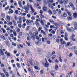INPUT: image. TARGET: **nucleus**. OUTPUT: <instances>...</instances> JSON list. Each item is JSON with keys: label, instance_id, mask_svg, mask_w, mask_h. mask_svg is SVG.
Returning a JSON list of instances; mask_svg holds the SVG:
<instances>
[{"label": "nucleus", "instance_id": "53", "mask_svg": "<svg viewBox=\"0 0 77 77\" xmlns=\"http://www.w3.org/2000/svg\"><path fill=\"white\" fill-rule=\"evenodd\" d=\"M41 74H43L44 73V71L43 70H41L40 72Z\"/></svg>", "mask_w": 77, "mask_h": 77}, {"label": "nucleus", "instance_id": "20", "mask_svg": "<svg viewBox=\"0 0 77 77\" xmlns=\"http://www.w3.org/2000/svg\"><path fill=\"white\" fill-rule=\"evenodd\" d=\"M13 34L14 35V36H17V32H16V31L15 30H14L13 32Z\"/></svg>", "mask_w": 77, "mask_h": 77}, {"label": "nucleus", "instance_id": "59", "mask_svg": "<svg viewBox=\"0 0 77 77\" xmlns=\"http://www.w3.org/2000/svg\"><path fill=\"white\" fill-rule=\"evenodd\" d=\"M62 13V11H61V10H60V9H59L58 11V14H60Z\"/></svg>", "mask_w": 77, "mask_h": 77}, {"label": "nucleus", "instance_id": "39", "mask_svg": "<svg viewBox=\"0 0 77 77\" xmlns=\"http://www.w3.org/2000/svg\"><path fill=\"white\" fill-rule=\"evenodd\" d=\"M5 74L6 77H8L9 76V73H8V72H7Z\"/></svg>", "mask_w": 77, "mask_h": 77}, {"label": "nucleus", "instance_id": "55", "mask_svg": "<svg viewBox=\"0 0 77 77\" xmlns=\"http://www.w3.org/2000/svg\"><path fill=\"white\" fill-rule=\"evenodd\" d=\"M50 29H52V28H54V25H51L50 26Z\"/></svg>", "mask_w": 77, "mask_h": 77}, {"label": "nucleus", "instance_id": "29", "mask_svg": "<svg viewBox=\"0 0 77 77\" xmlns=\"http://www.w3.org/2000/svg\"><path fill=\"white\" fill-rule=\"evenodd\" d=\"M67 13L69 16H71V15H72L71 13L69 11H67Z\"/></svg>", "mask_w": 77, "mask_h": 77}, {"label": "nucleus", "instance_id": "23", "mask_svg": "<svg viewBox=\"0 0 77 77\" xmlns=\"http://www.w3.org/2000/svg\"><path fill=\"white\" fill-rule=\"evenodd\" d=\"M73 16L74 18H76L77 17V14L76 13H75L73 14Z\"/></svg>", "mask_w": 77, "mask_h": 77}, {"label": "nucleus", "instance_id": "57", "mask_svg": "<svg viewBox=\"0 0 77 77\" xmlns=\"http://www.w3.org/2000/svg\"><path fill=\"white\" fill-rule=\"evenodd\" d=\"M53 14H56V13H57V12H56V11L55 10H53Z\"/></svg>", "mask_w": 77, "mask_h": 77}, {"label": "nucleus", "instance_id": "21", "mask_svg": "<svg viewBox=\"0 0 77 77\" xmlns=\"http://www.w3.org/2000/svg\"><path fill=\"white\" fill-rule=\"evenodd\" d=\"M41 33H43L44 35L45 36L46 35V33H45V32H44V30H41Z\"/></svg>", "mask_w": 77, "mask_h": 77}, {"label": "nucleus", "instance_id": "45", "mask_svg": "<svg viewBox=\"0 0 77 77\" xmlns=\"http://www.w3.org/2000/svg\"><path fill=\"white\" fill-rule=\"evenodd\" d=\"M6 30H7V31H9L11 30V28L9 27H8L6 29Z\"/></svg>", "mask_w": 77, "mask_h": 77}, {"label": "nucleus", "instance_id": "40", "mask_svg": "<svg viewBox=\"0 0 77 77\" xmlns=\"http://www.w3.org/2000/svg\"><path fill=\"white\" fill-rule=\"evenodd\" d=\"M17 24H19L20 23V24H21L22 23V21H17Z\"/></svg>", "mask_w": 77, "mask_h": 77}, {"label": "nucleus", "instance_id": "24", "mask_svg": "<svg viewBox=\"0 0 77 77\" xmlns=\"http://www.w3.org/2000/svg\"><path fill=\"white\" fill-rule=\"evenodd\" d=\"M1 38H2V39H3L4 40H6V38H5V36L2 35L1 36Z\"/></svg>", "mask_w": 77, "mask_h": 77}, {"label": "nucleus", "instance_id": "63", "mask_svg": "<svg viewBox=\"0 0 77 77\" xmlns=\"http://www.w3.org/2000/svg\"><path fill=\"white\" fill-rule=\"evenodd\" d=\"M29 34L30 35H32V31H29Z\"/></svg>", "mask_w": 77, "mask_h": 77}, {"label": "nucleus", "instance_id": "22", "mask_svg": "<svg viewBox=\"0 0 77 77\" xmlns=\"http://www.w3.org/2000/svg\"><path fill=\"white\" fill-rule=\"evenodd\" d=\"M0 75L2 77H4L5 76V75L4 73L2 72L0 73Z\"/></svg>", "mask_w": 77, "mask_h": 77}, {"label": "nucleus", "instance_id": "56", "mask_svg": "<svg viewBox=\"0 0 77 77\" xmlns=\"http://www.w3.org/2000/svg\"><path fill=\"white\" fill-rule=\"evenodd\" d=\"M3 71L5 74L7 72H7L6 70L5 69H3Z\"/></svg>", "mask_w": 77, "mask_h": 77}, {"label": "nucleus", "instance_id": "10", "mask_svg": "<svg viewBox=\"0 0 77 77\" xmlns=\"http://www.w3.org/2000/svg\"><path fill=\"white\" fill-rule=\"evenodd\" d=\"M24 9L25 10H26V11H28V10H29V7H27V6L25 5L24 6Z\"/></svg>", "mask_w": 77, "mask_h": 77}, {"label": "nucleus", "instance_id": "48", "mask_svg": "<svg viewBox=\"0 0 77 77\" xmlns=\"http://www.w3.org/2000/svg\"><path fill=\"white\" fill-rule=\"evenodd\" d=\"M26 43L28 46H29V47H30V44L29 43L27 42H26Z\"/></svg>", "mask_w": 77, "mask_h": 77}, {"label": "nucleus", "instance_id": "2", "mask_svg": "<svg viewBox=\"0 0 77 77\" xmlns=\"http://www.w3.org/2000/svg\"><path fill=\"white\" fill-rule=\"evenodd\" d=\"M61 18H66L67 17V14L65 12L63 13L61 15Z\"/></svg>", "mask_w": 77, "mask_h": 77}, {"label": "nucleus", "instance_id": "52", "mask_svg": "<svg viewBox=\"0 0 77 77\" xmlns=\"http://www.w3.org/2000/svg\"><path fill=\"white\" fill-rule=\"evenodd\" d=\"M72 48L73 50H76L77 49V47L76 46H74Z\"/></svg>", "mask_w": 77, "mask_h": 77}, {"label": "nucleus", "instance_id": "26", "mask_svg": "<svg viewBox=\"0 0 77 77\" xmlns=\"http://www.w3.org/2000/svg\"><path fill=\"white\" fill-rule=\"evenodd\" d=\"M26 26V23H24L22 24V27L23 29L25 28V26Z\"/></svg>", "mask_w": 77, "mask_h": 77}, {"label": "nucleus", "instance_id": "25", "mask_svg": "<svg viewBox=\"0 0 77 77\" xmlns=\"http://www.w3.org/2000/svg\"><path fill=\"white\" fill-rule=\"evenodd\" d=\"M54 24L56 27H59V26H60V25H59V24L57 23H54Z\"/></svg>", "mask_w": 77, "mask_h": 77}, {"label": "nucleus", "instance_id": "5", "mask_svg": "<svg viewBox=\"0 0 77 77\" xmlns=\"http://www.w3.org/2000/svg\"><path fill=\"white\" fill-rule=\"evenodd\" d=\"M30 8L31 10L32 11V12L33 13L35 11H34V9H33V7H32V5L30 4Z\"/></svg>", "mask_w": 77, "mask_h": 77}, {"label": "nucleus", "instance_id": "41", "mask_svg": "<svg viewBox=\"0 0 77 77\" xmlns=\"http://www.w3.org/2000/svg\"><path fill=\"white\" fill-rule=\"evenodd\" d=\"M48 13L49 14V15H51V14H52V12L50 10H48Z\"/></svg>", "mask_w": 77, "mask_h": 77}, {"label": "nucleus", "instance_id": "49", "mask_svg": "<svg viewBox=\"0 0 77 77\" xmlns=\"http://www.w3.org/2000/svg\"><path fill=\"white\" fill-rule=\"evenodd\" d=\"M40 16L41 18H44V16L42 14H40Z\"/></svg>", "mask_w": 77, "mask_h": 77}, {"label": "nucleus", "instance_id": "7", "mask_svg": "<svg viewBox=\"0 0 77 77\" xmlns=\"http://www.w3.org/2000/svg\"><path fill=\"white\" fill-rule=\"evenodd\" d=\"M60 42H61V43H62V44H63V45H65V44H66V42H65V41H63V39H60Z\"/></svg>", "mask_w": 77, "mask_h": 77}, {"label": "nucleus", "instance_id": "64", "mask_svg": "<svg viewBox=\"0 0 77 77\" xmlns=\"http://www.w3.org/2000/svg\"><path fill=\"white\" fill-rule=\"evenodd\" d=\"M9 8V6H8V7H6L5 8V10H8Z\"/></svg>", "mask_w": 77, "mask_h": 77}, {"label": "nucleus", "instance_id": "61", "mask_svg": "<svg viewBox=\"0 0 77 77\" xmlns=\"http://www.w3.org/2000/svg\"><path fill=\"white\" fill-rule=\"evenodd\" d=\"M68 36V34H67V33L66 32H65V37H67V36Z\"/></svg>", "mask_w": 77, "mask_h": 77}, {"label": "nucleus", "instance_id": "15", "mask_svg": "<svg viewBox=\"0 0 77 77\" xmlns=\"http://www.w3.org/2000/svg\"><path fill=\"white\" fill-rule=\"evenodd\" d=\"M26 23H27L28 25H29V24H30V20L27 19Z\"/></svg>", "mask_w": 77, "mask_h": 77}, {"label": "nucleus", "instance_id": "43", "mask_svg": "<svg viewBox=\"0 0 77 77\" xmlns=\"http://www.w3.org/2000/svg\"><path fill=\"white\" fill-rule=\"evenodd\" d=\"M27 17L28 18H30L31 17V15L29 14H28L27 15Z\"/></svg>", "mask_w": 77, "mask_h": 77}, {"label": "nucleus", "instance_id": "46", "mask_svg": "<svg viewBox=\"0 0 77 77\" xmlns=\"http://www.w3.org/2000/svg\"><path fill=\"white\" fill-rule=\"evenodd\" d=\"M59 59L60 62H62V57L60 56L59 57Z\"/></svg>", "mask_w": 77, "mask_h": 77}, {"label": "nucleus", "instance_id": "12", "mask_svg": "<svg viewBox=\"0 0 77 77\" xmlns=\"http://www.w3.org/2000/svg\"><path fill=\"white\" fill-rule=\"evenodd\" d=\"M18 4L20 8H23V5H21V1H19L18 2Z\"/></svg>", "mask_w": 77, "mask_h": 77}, {"label": "nucleus", "instance_id": "9", "mask_svg": "<svg viewBox=\"0 0 77 77\" xmlns=\"http://www.w3.org/2000/svg\"><path fill=\"white\" fill-rule=\"evenodd\" d=\"M74 25L75 26V28H74L75 30H77V23H74Z\"/></svg>", "mask_w": 77, "mask_h": 77}, {"label": "nucleus", "instance_id": "4", "mask_svg": "<svg viewBox=\"0 0 77 77\" xmlns=\"http://www.w3.org/2000/svg\"><path fill=\"white\" fill-rule=\"evenodd\" d=\"M48 9V8L47 7V6L45 5L43 7V10L44 11H47Z\"/></svg>", "mask_w": 77, "mask_h": 77}, {"label": "nucleus", "instance_id": "37", "mask_svg": "<svg viewBox=\"0 0 77 77\" xmlns=\"http://www.w3.org/2000/svg\"><path fill=\"white\" fill-rule=\"evenodd\" d=\"M1 30L3 31V33H6V30H5V29H3V28H1Z\"/></svg>", "mask_w": 77, "mask_h": 77}, {"label": "nucleus", "instance_id": "58", "mask_svg": "<svg viewBox=\"0 0 77 77\" xmlns=\"http://www.w3.org/2000/svg\"><path fill=\"white\" fill-rule=\"evenodd\" d=\"M18 26L19 27V28H21L22 26H21V24H19L18 25Z\"/></svg>", "mask_w": 77, "mask_h": 77}, {"label": "nucleus", "instance_id": "27", "mask_svg": "<svg viewBox=\"0 0 77 77\" xmlns=\"http://www.w3.org/2000/svg\"><path fill=\"white\" fill-rule=\"evenodd\" d=\"M14 13V11L11 10L10 11H9L8 12V14H13Z\"/></svg>", "mask_w": 77, "mask_h": 77}, {"label": "nucleus", "instance_id": "8", "mask_svg": "<svg viewBox=\"0 0 77 77\" xmlns=\"http://www.w3.org/2000/svg\"><path fill=\"white\" fill-rule=\"evenodd\" d=\"M16 30L17 32L19 33L20 32V29L18 27H16Z\"/></svg>", "mask_w": 77, "mask_h": 77}, {"label": "nucleus", "instance_id": "19", "mask_svg": "<svg viewBox=\"0 0 77 77\" xmlns=\"http://www.w3.org/2000/svg\"><path fill=\"white\" fill-rule=\"evenodd\" d=\"M69 5L71 8H73L74 6V4H73L72 2H70L69 3Z\"/></svg>", "mask_w": 77, "mask_h": 77}, {"label": "nucleus", "instance_id": "62", "mask_svg": "<svg viewBox=\"0 0 77 77\" xmlns=\"http://www.w3.org/2000/svg\"><path fill=\"white\" fill-rule=\"evenodd\" d=\"M38 32H40L41 30H42V28L41 27H39L38 29Z\"/></svg>", "mask_w": 77, "mask_h": 77}, {"label": "nucleus", "instance_id": "35", "mask_svg": "<svg viewBox=\"0 0 77 77\" xmlns=\"http://www.w3.org/2000/svg\"><path fill=\"white\" fill-rule=\"evenodd\" d=\"M35 24H36V26H39V23L38 22H35Z\"/></svg>", "mask_w": 77, "mask_h": 77}, {"label": "nucleus", "instance_id": "17", "mask_svg": "<svg viewBox=\"0 0 77 77\" xmlns=\"http://www.w3.org/2000/svg\"><path fill=\"white\" fill-rule=\"evenodd\" d=\"M0 53L2 56H3V55H4V53L2 49H0Z\"/></svg>", "mask_w": 77, "mask_h": 77}, {"label": "nucleus", "instance_id": "51", "mask_svg": "<svg viewBox=\"0 0 77 77\" xmlns=\"http://www.w3.org/2000/svg\"><path fill=\"white\" fill-rule=\"evenodd\" d=\"M12 45H13L14 47H15V46H16V44L14 43V42H12Z\"/></svg>", "mask_w": 77, "mask_h": 77}, {"label": "nucleus", "instance_id": "18", "mask_svg": "<svg viewBox=\"0 0 77 77\" xmlns=\"http://www.w3.org/2000/svg\"><path fill=\"white\" fill-rule=\"evenodd\" d=\"M1 16L3 18H5V13H1Z\"/></svg>", "mask_w": 77, "mask_h": 77}, {"label": "nucleus", "instance_id": "3", "mask_svg": "<svg viewBox=\"0 0 77 77\" xmlns=\"http://www.w3.org/2000/svg\"><path fill=\"white\" fill-rule=\"evenodd\" d=\"M67 19L68 21H71L72 19V16H68L67 17Z\"/></svg>", "mask_w": 77, "mask_h": 77}, {"label": "nucleus", "instance_id": "50", "mask_svg": "<svg viewBox=\"0 0 77 77\" xmlns=\"http://www.w3.org/2000/svg\"><path fill=\"white\" fill-rule=\"evenodd\" d=\"M9 73L11 75L13 73V71L12 70H10L9 72Z\"/></svg>", "mask_w": 77, "mask_h": 77}, {"label": "nucleus", "instance_id": "44", "mask_svg": "<svg viewBox=\"0 0 77 77\" xmlns=\"http://www.w3.org/2000/svg\"><path fill=\"white\" fill-rule=\"evenodd\" d=\"M54 74H56V72L54 71H53L52 74H51V75L53 76V75H54Z\"/></svg>", "mask_w": 77, "mask_h": 77}, {"label": "nucleus", "instance_id": "14", "mask_svg": "<svg viewBox=\"0 0 77 77\" xmlns=\"http://www.w3.org/2000/svg\"><path fill=\"white\" fill-rule=\"evenodd\" d=\"M37 51L38 53L40 54H41V49L39 48H37Z\"/></svg>", "mask_w": 77, "mask_h": 77}, {"label": "nucleus", "instance_id": "11", "mask_svg": "<svg viewBox=\"0 0 77 77\" xmlns=\"http://www.w3.org/2000/svg\"><path fill=\"white\" fill-rule=\"evenodd\" d=\"M38 35V31H35V32H34L33 33V35L35 37L36 36H37Z\"/></svg>", "mask_w": 77, "mask_h": 77}, {"label": "nucleus", "instance_id": "28", "mask_svg": "<svg viewBox=\"0 0 77 77\" xmlns=\"http://www.w3.org/2000/svg\"><path fill=\"white\" fill-rule=\"evenodd\" d=\"M31 38L32 40H34L35 39V36H34L33 35L32 36H31Z\"/></svg>", "mask_w": 77, "mask_h": 77}, {"label": "nucleus", "instance_id": "60", "mask_svg": "<svg viewBox=\"0 0 77 77\" xmlns=\"http://www.w3.org/2000/svg\"><path fill=\"white\" fill-rule=\"evenodd\" d=\"M22 33H23L22 32H20L19 33V35L21 36H22V35H23V34Z\"/></svg>", "mask_w": 77, "mask_h": 77}, {"label": "nucleus", "instance_id": "6", "mask_svg": "<svg viewBox=\"0 0 77 77\" xmlns=\"http://www.w3.org/2000/svg\"><path fill=\"white\" fill-rule=\"evenodd\" d=\"M44 65L45 67H48L49 66H50V64H49V63L47 62L45 63Z\"/></svg>", "mask_w": 77, "mask_h": 77}, {"label": "nucleus", "instance_id": "31", "mask_svg": "<svg viewBox=\"0 0 77 77\" xmlns=\"http://www.w3.org/2000/svg\"><path fill=\"white\" fill-rule=\"evenodd\" d=\"M16 65L18 67V68H21V65L18 63H17Z\"/></svg>", "mask_w": 77, "mask_h": 77}, {"label": "nucleus", "instance_id": "47", "mask_svg": "<svg viewBox=\"0 0 77 77\" xmlns=\"http://www.w3.org/2000/svg\"><path fill=\"white\" fill-rule=\"evenodd\" d=\"M55 69L56 70H57L58 69V65H56L55 66Z\"/></svg>", "mask_w": 77, "mask_h": 77}, {"label": "nucleus", "instance_id": "32", "mask_svg": "<svg viewBox=\"0 0 77 77\" xmlns=\"http://www.w3.org/2000/svg\"><path fill=\"white\" fill-rule=\"evenodd\" d=\"M14 18L16 21H17V20H18V17H17V16L16 15H14Z\"/></svg>", "mask_w": 77, "mask_h": 77}, {"label": "nucleus", "instance_id": "30", "mask_svg": "<svg viewBox=\"0 0 77 77\" xmlns=\"http://www.w3.org/2000/svg\"><path fill=\"white\" fill-rule=\"evenodd\" d=\"M49 21L51 23H52V24H54V21L51 19H50L49 20Z\"/></svg>", "mask_w": 77, "mask_h": 77}, {"label": "nucleus", "instance_id": "38", "mask_svg": "<svg viewBox=\"0 0 77 77\" xmlns=\"http://www.w3.org/2000/svg\"><path fill=\"white\" fill-rule=\"evenodd\" d=\"M41 23L42 26H44V24H45L43 20L41 21Z\"/></svg>", "mask_w": 77, "mask_h": 77}, {"label": "nucleus", "instance_id": "54", "mask_svg": "<svg viewBox=\"0 0 77 77\" xmlns=\"http://www.w3.org/2000/svg\"><path fill=\"white\" fill-rule=\"evenodd\" d=\"M5 43L6 45L8 46V45H9L8 44V41H6L5 42Z\"/></svg>", "mask_w": 77, "mask_h": 77}, {"label": "nucleus", "instance_id": "36", "mask_svg": "<svg viewBox=\"0 0 77 77\" xmlns=\"http://www.w3.org/2000/svg\"><path fill=\"white\" fill-rule=\"evenodd\" d=\"M75 37V35H74V34H72V36H71L70 37V38L71 39H73V38H74Z\"/></svg>", "mask_w": 77, "mask_h": 77}, {"label": "nucleus", "instance_id": "13", "mask_svg": "<svg viewBox=\"0 0 77 77\" xmlns=\"http://www.w3.org/2000/svg\"><path fill=\"white\" fill-rule=\"evenodd\" d=\"M72 28V29H69L68 28H67V30H68V32H72L74 29H73V28Z\"/></svg>", "mask_w": 77, "mask_h": 77}, {"label": "nucleus", "instance_id": "1", "mask_svg": "<svg viewBox=\"0 0 77 77\" xmlns=\"http://www.w3.org/2000/svg\"><path fill=\"white\" fill-rule=\"evenodd\" d=\"M58 2L61 5L63 4V3L64 5H66L68 3V1L66 0H59Z\"/></svg>", "mask_w": 77, "mask_h": 77}, {"label": "nucleus", "instance_id": "33", "mask_svg": "<svg viewBox=\"0 0 77 77\" xmlns=\"http://www.w3.org/2000/svg\"><path fill=\"white\" fill-rule=\"evenodd\" d=\"M48 6L49 8H51V7L52 6V4L50 3H48Z\"/></svg>", "mask_w": 77, "mask_h": 77}, {"label": "nucleus", "instance_id": "42", "mask_svg": "<svg viewBox=\"0 0 77 77\" xmlns=\"http://www.w3.org/2000/svg\"><path fill=\"white\" fill-rule=\"evenodd\" d=\"M7 18L8 20V21H10V17L8 16H7Z\"/></svg>", "mask_w": 77, "mask_h": 77}, {"label": "nucleus", "instance_id": "34", "mask_svg": "<svg viewBox=\"0 0 77 77\" xmlns=\"http://www.w3.org/2000/svg\"><path fill=\"white\" fill-rule=\"evenodd\" d=\"M26 30L27 31L29 30H30V26H27L26 28Z\"/></svg>", "mask_w": 77, "mask_h": 77}, {"label": "nucleus", "instance_id": "16", "mask_svg": "<svg viewBox=\"0 0 77 77\" xmlns=\"http://www.w3.org/2000/svg\"><path fill=\"white\" fill-rule=\"evenodd\" d=\"M26 53L27 54H28V56H30V55H29V54H30V51L28 50H26Z\"/></svg>", "mask_w": 77, "mask_h": 77}]
</instances>
